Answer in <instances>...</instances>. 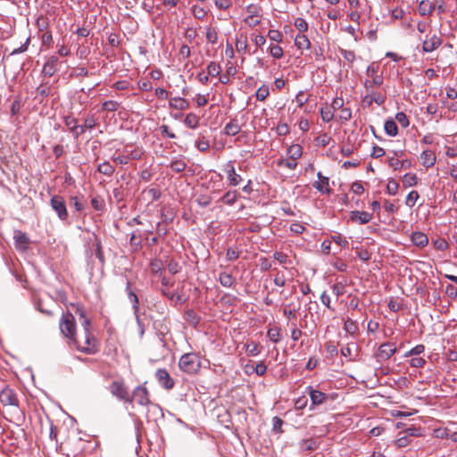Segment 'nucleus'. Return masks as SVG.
Segmentation results:
<instances>
[{"instance_id": "1", "label": "nucleus", "mask_w": 457, "mask_h": 457, "mask_svg": "<svg viewBox=\"0 0 457 457\" xmlns=\"http://www.w3.org/2000/svg\"><path fill=\"white\" fill-rule=\"evenodd\" d=\"M59 328L62 334L69 338L70 340L76 341V324L74 315L67 312L62 313L60 322Z\"/></svg>"}, {"instance_id": "2", "label": "nucleus", "mask_w": 457, "mask_h": 457, "mask_svg": "<svg viewBox=\"0 0 457 457\" xmlns=\"http://www.w3.org/2000/svg\"><path fill=\"white\" fill-rule=\"evenodd\" d=\"M179 366L181 370L187 373H195L200 368V360L196 353H187L183 354L179 361Z\"/></svg>"}, {"instance_id": "3", "label": "nucleus", "mask_w": 457, "mask_h": 457, "mask_svg": "<svg viewBox=\"0 0 457 457\" xmlns=\"http://www.w3.org/2000/svg\"><path fill=\"white\" fill-rule=\"evenodd\" d=\"M110 393L124 403H132V399L129 394L128 388L126 387L123 381L115 380L109 386Z\"/></svg>"}, {"instance_id": "4", "label": "nucleus", "mask_w": 457, "mask_h": 457, "mask_svg": "<svg viewBox=\"0 0 457 457\" xmlns=\"http://www.w3.org/2000/svg\"><path fill=\"white\" fill-rule=\"evenodd\" d=\"M77 345L78 350L85 353H94L96 352V340L90 333V328L84 330V343L79 340L73 341Z\"/></svg>"}, {"instance_id": "5", "label": "nucleus", "mask_w": 457, "mask_h": 457, "mask_svg": "<svg viewBox=\"0 0 457 457\" xmlns=\"http://www.w3.org/2000/svg\"><path fill=\"white\" fill-rule=\"evenodd\" d=\"M50 205L61 220H66L68 219L69 214L66 203L62 196L58 195L52 196Z\"/></svg>"}, {"instance_id": "6", "label": "nucleus", "mask_w": 457, "mask_h": 457, "mask_svg": "<svg viewBox=\"0 0 457 457\" xmlns=\"http://www.w3.org/2000/svg\"><path fill=\"white\" fill-rule=\"evenodd\" d=\"M132 402L135 401L141 406H147L150 404L149 392L145 386H137L134 388L130 396Z\"/></svg>"}, {"instance_id": "7", "label": "nucleus", "mask_w": 457, "mask_h": 457, "mask_svg": "<svg viewBox=\"0 0 457 457\" xmlns=\"http://www.w3.org/2000/svg\"><path fill=\"white\" fill-rule=\"evenodd\" d=\"M396 352V346L394 344H391L389 342L382 344L375 356L378 361L381 362L384 361L388 360L393 354H395Z\"/></svg>"}, {"instance_id": "8", "label": "nucleus", "mask_w": 457, "mask_h": 457, "mask_svg": "<svg viewBox=\"0 0 457 457\" xmlns=\"http://www.w3.org/2000/svg\"><path fill=\"white\" fill-rule=\"evenodd\" d=\"M0 402L4 406H18L19 404L16 394L7 386L0 392Z\"/></svg>"}, {"instance_id": "9", "label": "nucleus", "mask_w": 457, "mask_h": 457, "mask_svg": "<svg viewBox=\"0 0 457 457\" xmlns=\"http://www.w3.org/2000/svg\"><path fill=\"white\" fill-rule=\"evenodd\" d=\"M155 378L159 385L167 390L174 386V381L165 369H158L155 372Z\"/></svg>"}, {"instance_id": "10", "label": "nucleus", "mask_w": 457, "mask_h": 457, "mask_svg": "<svg viewBox=\"0 0 457 457\" xmlns=\"http://www.w3.org/2000/svg\"><path fill=\"white\" fill-rule=\"evenodd\" d=\"M306 391L310 395L312 405H321L328 400V395L321 391L307 386Z\"/></svg>"}, {"instance_id": "11", "label": "nucleus", "mask_w": 457, "mask_h": 457, "mask_svg": "<svg viewBox=\"0 0 457 457\" xmlns=\"http://www.w3.org/2000/svg\"><path fill=\"white\" fill-rule=\"evenodd\" d=\"M350 219L359 224H367L372 220V214L365 211H353L350 212Z\"/></svg>"}, {"instance_id": "12", "label": "nucleus", "mask_w": 457, "mask_h": 457, "mask_svg": "<svg viewBox=\"0 0 457 457\" xmlns=\"http://www.w3.org/2000/svg\"><path fill=\"white\" fill-rule=\"evenodd\" d=\"M71 307L72 311L74 312L75 315L79 316V321L81 323V326L83 327L84 330H87V328H90V320L86 316L85 310L82 306L79 304H71Z\"/></svg>"}, {"instance_id": "13", "label": "nucleus", "mask_w": 457, "mask_h": 457, "mask_svg": "<svg viewBox=\"0 0 457 457\" xmlns=\"http://www.w3.org/2000/svg\"><path fill=\"white\" fill-rule=\"evenodd\" d=\"M64 123L68 127L69 130L72 133L75 138H78L83 134V128L79 127L78 120L72 116H67L64 118Z\"/></svg>"}, {"instance_id": "14", "label": "nucleus", "mask_w": 457, "mask_h": 457, "mask_svg": "<svg viewBox=\"0 0 457 457\" xmlns=\"http://www.w3.org/2000/svg\"><path fill=\"white\" fill-rule=\"evenodd\" d=\"M317 177L319 180L313 184V187L320 193L329 194L331 191L329 188V179L323 176L320 171L317 173Z\"/></svg>"}, {"instance_id": "15", "label": "nucleus", "mask_w": 457, "mask_h": 457, "mask_svg": "<svg viewBox=\"0 0 457 457\" xmlns=\"http://www.w3.org/2000/svg\"><path fill=\"white\" fill-rule=\"evenodd\" d=\"M59 63V60L56 56H51L44 64L42 72L45 76L51 77L57 71V65Z\"/></svg>"}, {"instance_id": "16", "label": "nucleus", "mask_w": 457, "mask_h": 457, "mask_svg": "<svg viewBox=\"0 0 457 457\" xmlns=\"http://www.w3.org/2000/svg\"><path fill=\"white\" fill-rule=\"evenodd\" d=\"M169 106L178 111H185L189 108V102L180 96L171 97L169 101Z\"/></svg>"}, {"instance_id": "17", "label": "nucleus", "mask_w": 457, "mask_h": 457, "mask_svg": "<svg viewBox=\"0 0 457 457\" xmlns=\"http://www.w3.org/2000/svg\"><path fill=\"white\" fill-rule=\"evenodd\" d=\"M126 292L128 294L129 300L132 303V309L134 311V314L136 316V319H137V321H139V317H138V311H139L138 297H137V295L134 292L131 291V289H130V282L129 281H127V283H126Z\"/></svg>"}, {"instance_id": "18", "label": "nucleus", "mask_w": 457, "mask_h": 457, "mask_svg": "<svg viewBox=\"0 0 457 457\" xmlns=\"http://www.w3.org/2000/svg\"><path fill=\"white\" fill-rule=\"evenodd\" d=\"M420 162L426 168L434 166L436 161V154L431 150H425L420 154Z\"/></svg>"}, {"instance_id": "19", "label": "nucleus", "mask_w": 457, "mask_h": 457, "mask_svg": "<svg viewBox=\"0 0 457 457\" xmlns=\"http://www.w3.org/2000/svg\"><path fill=\"white\" fill-rule=\"evenodd\" d=\"M441 43V38L436 35H433L430 38L424 40L422 49L426 53H431L436 50Z\"/></svg>"}, {"instance_id": "20", "label": "nucleus", "mask_w": 457, "mask_h": 457, "mask_svg": "<svg viewBox=\"0 0 457 457\" xmlns=\"http://www.w3.org/2000/svg\"><path fill=\"white\" fill-rule=\"evenodd\" d=\"M13 239L16 245V247L21 249H26L29 244V237L25 233L21 230H15Z\"/></svg>"}, {"instance_id": "21", "label": "nucleus", "mask_w": 457, "mask_h": 457, "mask_svg": "<svg viewBox=\"0 0 457 457\" xmlns=\"http://www.w3.org/2000/svg\"><path fill=\"white\" fill-rule=\"evenodd\" d=\"M226 172L228 179L231 186L236 187L242 181L241 176L236 172L233 165H228Z\"/></svg>"}, {"instance_id": "22", "label": "nucleus", "mask_w": 457, "mask_h": 457, "mask_svg": "<svg viewBox=\"0 0 457 457\" xmlns=\"http://www.w3.org/2000/svg\"><path fill=\"white\" fill-rule=\"evenodd\" d=\"M240 125L238 124L237 120L234 119L225 125L224 134L227 136H236L240 132Z\"/></svg>"}, {"instance_id": "23", "label": "nucleus", "mask_w": 457, "mask_h": 457, "mask_svg": "<svg viewBox=\"0 0 457 457\" xmlns=\"http://www.w3.org/2000/svg\"><path fill=\"white\" fill-rule=\"evenodd\" d=\"M411 242L419 247H424L428 244V238L422 232H414L411 235Z\"/></svg>"}, {"instance_id": "24", "label": "nucleus", "mask_w": 457, "mask_h": 457, "mask_svg": "<svg viewBox=\"0 0 457 457\" xmlns=\"http://www.w3.org/2000/svg\"><path fill=\"white\" fill-rule=\"evenodd\" d=\"M170 167L175 172H181L187 168V162L184 158L176 157L170 162Z\"/></svg>"}, {"instance_id": "25", "label": "nucleus", "mask_w": 457, "mask_h": 457, "mask_svg": "<svg viewBox=\"0 0 457 457\" xmlns=\"http://www.w3.org/2000/svg\"><path fill=\"white\" fill-rule=\"evenodd\" d=\"M200 118L194 112L186 115L184 124L190 129H196L199 126Z\"/></svg>"}, {"instance_id": "26", "label": "nucleus", "mask_w": 457, "mask_h": 457, "mask_svg": "<svg viewBox=\"0 0 457 457\" xmlns=\"http://www.w3.org/2000/svg\"><path fill=\"white\" fill-rule=\"evenodd\" d=\"M295 45L299 49H309L311 46V42L304 34L300 33L295 36Z\"/></svg>"}, {"instance_id": "27", "label": "nucleus", "mask_w": 457, "mask_h": 457, "mask_svg": "<svg viewBox=\"0 0 457 457\" xmlns=\"http://www.w3.org/2000/svg\"><path fill=\"white\" fill-rule=\"evenodd\" d=\"M300 303L298 302L297 304H295L294 303L287 304L284 310V315L287 316L288 319H295L296 313L300 309Z\"/></svg>"}, {"instance_id": "28", "label": "nucleus", "mask_w": 457, "mask_h": 457, "mask_svg": "<svg viewBox=\"0 0 457 457\" xmlns=\"http://www.w3.org/2000/svg\"><path fill=\"white\" fill-rule=\"evenodd\" d=\"M303 154V148L300 145H292L287 149V155L289 159H293L296 161L299 159Z\"/></svg>"}, {"instance_id": "29", "label": "nucleus", "mask_w": 457, "mask_h": 457, "mask_svg": "<svg viewBox=\"0 0 457 457\" xmlns=\"http://www.w3.org/2000/svg\"><path fill=\"white\" fill-rule=\"evenodd\" d=\"M384 129L386 133L390 137H395L398 133L397 124L391 119L385 121Z\"/></svg>"}, {"instance_id": "30", "label": "nucleus", "mask_w": 457, "mask_h": 457, "mask_svg": "<svg viewBox=\"0 0 457 457\" xmlns=\"http://www.w3.org/2000/svg\"><path fill=\"white\" fill-rule=\"evenodd\" d=\"M383 83V78L381 75H376V76H373L372 79L369 80L367 79L365 82H364V86L366 87V89L368 91H371V89L374 87H378L380 85H382Z\"/></svg>"}, {"instance_id": "31", "label": "nucleus", "mask_w": 457, "mask_h": 457, "mask_svg": "<svg viewBox=\"0 0 457 457\" xmlns=\"http://www.w3.org/2000/svg\"><path fill=\"white\" fill-rule=\"evenodd\" d=\"M433 9H434V6H433V4L429 1L423 0L419 4V12L422 16H425V15H428V14L431 13Z\"/></svg>"}, {"instance_id": "32", "label": "nucleus", "mask_w": 457, "mask_h": 457, "mask_svg": "<svg viewBox=\"0 0 457 457\" xmlns=\"http://www.w3.org/2000/svg\"><path fill=\"white\" fill-rule=\"evenodd\" d=\"M417 176L413 173H407L403 178V184L405 187H413L417 184Z\"/></svg>"}, {"instance_id": "33", "label": "nucleus", "mask_w": 457, "mask_h": 457, "mask_svg": "<svg viewBox=\"0 0 457 457\" xmlns=\"http://www.w3.org/2000/svg\"><path fill=\"white\" fill-rule=\"evenodd\" d=\"M219 280L220 284L225 287H230L234 282L233 277L227 272H221L220 274Z\"/></svg>"}, {"instance_id": "34", "label": "nucleus", "mask_w": 457, "mask_h": 457, "mask_svg": "<svg viewBox=\"0 0 457 457\" xmlns=\"http://www.w3.org/2000/svg\"><path fill=\"white\" fill-rule=\"evenodd\" d=\"M344 329L351 334V335H353L356 333V331L358 330V325L357 323L353 320L352 319L348 318L345 321V324H344Z\"/></svg>"}, {"instance_id": "35", "label": "nucleus", "mask_w": 457, "mask_h": 457, "mask_svg": "<svg viewBox=\"0 0 457 457\" xmlns=\"http://www.w3.org/2000/svg\"><path fill=\"white\" fill-rule=\"evenodd\" d=\"M221 71V67L215 62H211L207 66V73L209 76L217 77Z\"/></svg>"}, {"instance_id": "36", "label": "nucleus", "mask_w": 457, "mask_h": 457, "mask_svg": "<svg viewBox=\"0 0 457 457\" xmlns=\"http://www.w3.org/2000/svg\"><path fill=\"white\" fill-rule=\"evenodd\" d=\"M97 170L102 174L111 176L114 172V168L108 162H104L98 165Z\"/></svg>"}, {"instance_id": "37", "label": "nucleus", "mask_w": 457, "mask_h": 457, "mask_svg": "<svg viewBox=\"0 0 457 457\" xmlns=\"http://www.w3.org/2000/svg\"><path fill=\"white\" fill-rule=\"evenodd\" d=\"M278 167H286L289 170H295L297 166V162L293 159H279L277 162Z\"/></svg>"}, {"instance_id": "38", "label": "nucleus", "mask_w": 457, "mask_h": 457, "mask_svg": "<svg viewBox=\"0 0 457 457\" xmlns=\"http://www.w3.org/2000/svg\"><path fill=\"white\" fill-rule=\"evenodd\" d=\"M270 95V89L266 85L260 87L255 93V96L259 101H264Z\"/></svg>"}, {"instance_id": "39", "label": "nucleus", "mask_w": 457, "mask_h": 457, "mask_svg": "<svg viewBox=\"0 0 457 457\" xmlns=\"http://www.w3.org/2000/svg\"><path fill=\"white\" fill-rule=\"evenodd\" d=\"M301 448L303 451H312L317 448V443L314 439L309 438L301 442Z\"/></svg>"}, {"instance_id": "40", "label": "nucleus", "mask_w": 457, "mask_h": 457, "mask_svg": "<svg viewBox=\"0 0 457 457\" xmlns=\"http://www.w3.org/2000/svg\"><path fill=\"white\" fill-rule=\"evenodd\" d=\"M420 195L417 191H411L406 197L405 204L409 207H413L418 201Z\"/></svg>"}, {"instance_id": "41", "label": "nucleus", "mask_w": 457, "mask_h": 457, "mask_svg": "<svg viewBox=\"0 0 457 457\" xmlns=\"http://www.w3.org/2000/svg\"><path fill=\"white\" fill-rule=\"evenodd\" d=\"M120 107V104L113 100H108L103 103L102 109L108 112H115Z\"/></svg>"}, {"instance_id": "42", "label": "nucleus", "mask_w": 457, "mask_h": 457, "mask_svg": "<svg viewBox=\"0 0 457 457\" xmlns=\"http://www.w3.org/2000/svg\"><path fill=\"white\" fill-rule=\"evenodd\" d=\"M270 54L275 59H280L283 56V49L278 45H270Z\"/></svg>"}, {"instance_id": "43", "label": "nucleus", "mask_w": 457, "mask_h": 457, "mask_svg": "<svg viewBox=\"0 0 457 457\" xmlns=\"http://www.w3.org/2000/svg\"><path fill=\"white\" fill-rule=\"evenodd\" d=\"M320 116H321L322 120L325 121V122L330 121L333 119V117H334V113L330 110L329 107H322V108H320Z\"/></svg>"}, {"instance_id": "44", "label": "nucleus", "mask_w": 457, "mask_h": 457, "mask_svg": "<svg viewBox=\"0 0 457 457\" xmlns=\"http://www.w3.org/2000/svg\"><path fill=\"white\" fill-rule=\"evenodd\" d=\"M395 120L404 129L410 125L407 115L403 112H397L395 114Z\"/></svg>"}, {"instance_id": "45", "label": "nucleus", "mask_w": 457, "mask_h": 457, "mask_svg": "<svg viewBox=\"0 0 457 457\" xmlns=\"http://www.w3.org/2000/svg\"><path fill=\"white\" fill-rule=\"evenodd\" d=\"M268 337L269 338L274 342L278 343L281 337H280V329L278 328H271L268 330Z\"/></svg>"}, {"instance_id": "46", "label": "nucleus", "mask_w": 457, "mask_h": 457, "mask_svg": "<svg viewBox=\"0 0 457 457\" xmlns=\"http://www.w3.org/2000/svg\"><path fill=\"white\" fill-rule=\"evenodd\" d=\"M333 242H335L337 245L342 248H345L348 246V241L345 237H344L341 234H336L331 237Z\"/></svg>"}, {"instance_id": "47", "label": "nucleus", "mask_w": 457, "mask_h": 457, "mask_svg": "<svg viewBox=\"0 0 457 457\" xmlns=\"http://www.w3.org/2000/svg\"><path fill=\"white\" fill-rule=\"evenodd\" d=\"M402 435H403L402 436H399L394 442L395 445L397 448H403V447H406L407 445H409L411 444V439L408 438V436H404L403 434H402Z\"/></svg>"}, {"instance_id": "48", "label": "nucleus", "mask_w": 457, "mask_h": 457, "mask_svg": "<svg viewBox=\"0 0 457 457\" xmlns=\"http://www.w3.org/2000/svg\"><path fill=\"white\" fill-rule=\"evenodd\" d=\"M295 27L301 32L303 33L308 30V23L307 21L303 18H297L295 21Z\"/></svg>"}, {"instance_id": "49", "label": "nucleus", "mask_w": 457, "mask_h": 457, "mask_svg": "<svg viewBox=\"0 0 457 457\" xmlns=\"http://www.w3.org/2000/svg\"><path fill=\"white\" fill-rule=\"evenodd\" d=\"M37 95L42 97H47L51 95V87L47 85H40L36 89Z\"/></svg>"}, {"instance_id": "50", "label": "nucleus", "mask_w": 457, "mask_h": 457, "mask_svg": "<svg viewBox=\"0 0 457 457\" xmlns=\"http://www.w3.org/2000/svg\"><path fill=\"white\" fill-rule=\"evenodd\" d=\"M245 350L248 355L256 356L260 353V349L257 344L252 342L246 345Z\"/></svg>"}, {"instance_id": "51", "label": "nucleus", "mask_w": 457, "mask_h": 457, "mask_svg": "<svg viewBox=\"0 0 457 457\" xmlns=\"http://www.w3.org/2000/svg\"><path fill=\"white\" fill-rule=\"evenodd\" d=\"M424 351H425V346L423 345H417L416 346L411 348L410 351H408L404 354V356H406V357H408V356H417V355H420L422 353H424Z\"/></svg>"}, {"instance_id": "52", "label": "nucleus", "mask_w": 457, "mask_h": 457, "mask_svg": "<svg viewBox=\"0 0 457 457\" xmlns=\"http://www.w3.org/2000/svg\"><path fill=\"white\" fill-rule=\"evenodd\" d=\"M403 434L404 436H408V438L410 436H421L420 429L416 427H411L404 429L403 431L400 432V435Z\"/></svg>"}, {"instance_id": "53", "label": "nucleus", "mask_w": 457, "mask_h": 457, "mask_svg": "<svg viewBox=\"0 0 457 457\" xmlns=\"http://www.w3.org/2000/svg\"><path fill=\"white\" fill-rule=\"evenodd\" d=\"M398 183L395 180L391 179L386 185V191L389 195H395L398 192Z\"/></svg>"}, {"instance_id": "54", "label": "nucleus", "mask_w": 457, "mask_h": 457, "mask_svg": "<svg viewBox=\"0 0 457 457\" xmlns=\"http://www.w3.org/2000/svg\"><path fill=\"white\" fill-rule=\"evenodd\" d=\"M91 205L96 211H103L104 209V202L101 197H93L91 199Z\"/></svg>"}, {"instance_id": "55", "label": "nucleus", "mask_w": 457, "mask_h": 457, "mask_svg": "<svg viewBox=\"0 0 457 457\" xmlns=\"http://www.w3.org/2000/svg\"><path fill=\"white\" fill-rule=\"evenodd\" d=\"M192 13H193L195 18L202 20V19H204L205 17L206 11L203 7L195 5L192 8Z\"/></svg>"}, {"instance_id": "56", "label": "nucleus", "mask_w": 457, "mask_h": 457, "mask_svg": "<svg viewBox=\"0 0 457 457\" xmlns=\"http://www.w3.org/2000/svg\"><path fill=\"white\" fill-rule=\"evenodd\" d=\"M268 37L270 40L274 41V42H281L282 41V34L279 30H277V29H270L269 32H268Z\"/></svg>"}, {"instance_id": "57", "label": "nucleus", "mask_w": 457, "mask_h": 457, "mask_svg": "<svg viewBox=\"0 0 457 457\" xmlns=\"http://www.w3.org/2000/svg\"><path fill=\"white\" fill-rule=\"evenodd\" d=\"M206 39L212 44H215L218 39V34L212 28H208L206 31Z\"/></svg>"}, {"instance_id": "58", "label": "nucleus", "mask_w": 457, "mask_h": 457, "mask_svg": "<svg viewBox=\"0 0 457 457\" xmlns=\"http://www.w3.org/2000/svg\"><path fill=\"white\" fill-rule=\"evenodd\" d=\"M426 361L421 357H412L410 360V365L414 368H421L425 365Z\"/></svg>"}, {"instance_id": "59", "label": "nucleus", "mask_w": 457, "mask_h": 457, "mask_svg": "<svg viewBox=\"0 0 457 457\" xmlns=\"http://www.w3.org/2000/svg\"><path fill=\"white\" fill-rule=\"evenodd\" d=\"M267 371V366L263 361H260L258 363H254V373H256L259 376H262Z\"/></svg>"}, {"instance_id": "60", "label": "nucleus", "mask_w": 457, "mask_h": 457, "mask_svg": "<svg viewBox=\"0 0 457 457\" xmlns=\"http://www.w3.org/2000/svg\"><path fill=\"white\" fill-rule=\"evenodd\" d=\"M196 148L201 152H205L209 149L210 144L206 139H200L195 142Z\"/></svg>"}, {"instance_id": "61", "label": "nucleus", "mask_w": 457, "mask_h": 457, "mask_svg": "<svg viewBox=\"0 0 457 457\" xmlns=\"http://www.w3.org/2000/svg\"><path fill=\"white\" fill-rule=\"evenodd\" d=\"M96 126V120L93 117H88L85 120L83 125H79V127L83 128V133L86 131V129H91Z\"/></svg>"}, {"instance_id": "62", "label": "nucleus", "mask_w": 457, "mask_h": 457, "mask_svg": "<svg viewBox=\"0 0 457 457\" xmlns=\"http://www.w3.org/2000/svg\"><path fill=\"white\" fill-rule=\"evenodd\" d=\"M88 75V71L85 67H78L73 70L71 76L73 77H86Z\"/></svg>"}, {"instance_id": "63", "label": "nucleus", "mask_w": 457, "mask_h": 457, "mask_svg": "<svg viewBox=\"0 0 457 457\" xmlns=\"http://www.w3.org/2000/svg\"><path fill=\"white\" fill-rule=\"evenodd\" d=\"M341 54L343 57L348 62H353L355 60V54L353 51L351 50H341Z\"/></svg>"}, {"instance_id": "64", "label": "nucleus", "mask_w": 457, "mask_h": 457, "mask_svg": "<svg viewBox=\"0 0 457 457\" xmlns=\"http://www.w3.org/2000/svg\"><path fill=\"white\" fill-rule=\"evenodd\" d=\"M355 344H348L345 346H343L340 350L341 354L345 357H351L352 356V348L355 347Z\"/></svg>"}]
</instances>
